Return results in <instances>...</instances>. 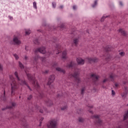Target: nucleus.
Instances as JSON below:
<instances>
[{"instance_id":"f257e3e1","label":"nucleus","mask_w":128,"mask_h":128,"mask_svg":"<svg viewBox=\"0 0 128 128\" xmlns=\"http://www.w3.org/2000/svg\"><path fill=\"white\" fill-rule=\"evenodd\" d=\"M25 72L26 73V74L28 77V79L29 81L31 82L34 86V88L37 90V92L38 93V96L41 98L44 97V93L42 92H40V86L37 82V81L35 80V78L34 77V74L32 75L31 74H28L27 72V69H26L24 70Z\"/></svg>"},{"instance_id":"f03ea898","label":"nucleus","mask_w":128,"mask_h":128,"mask_svg":"<svg viewBox=\"0 0 128 128\" xmlns=\"http://www.w3.org/2000/svg\"><path fill=\"white\" fill-rule=\"evenodd\" d=\"M10 79L12 82L10 83L11 86V95L13 96L14 94L15 90L18 88V84H17L16 82L15 78H14L12 75L10 76Z\"/></svg>"},{"instance_id":"7ed1b4c3","label":"nucleus","mask_w":128,"mask_h":128,"mask_svg":"<svg viewBox=\"0 0 128 128\" xmlns=\"http://www.w3.org/2000/svg\"><path fill=\"white\" fill-rule=\"evenodd\" d=\"M78 72H75L74 74H71L68 75V78H74L76 82V86H78L79 83L81 82L80 78H78Z\"/></svg>"},{"instance_id":"20e7f679","label":"nucleus","mask_w":128,"mask_h":128,"mask_svg":"<svg viewBox=\"0 0 128 128\" xmlns=\"http://www.w3.org/2000/svg\"><path fill=\"white\" fill-rule=\"evenodd\" d=\"M14 76H16V79H17L18 84H20V85H22V84H25V85H26L30 90H32L31 88L30 87V86H28L27 84H26V81L23 80H22L19 78L18 74V73L17 72H14Z\"/></svg>"},{"instance_id":"39448f33","label":"nucleus","mask_w":128,"mask_h":128,"mask_svg":"<svg viewBox=\"0 0 128 128\" xmlns=\"http://www.w3.org/2000/svg\"><path fill=\"white\" fill-rule=\"evenodd\" d=\"M57 120L52 119L50 121L49 124L47 125L48 128H56Z\"/></svg>"},{"instance_id":"423d86ee","label":"nucleus","mask_w":128,"mask_h":128,"mask_svg":"<svg viewBox=\"0 0 128 128\" xmlns=\"http://www.w3.org/2000/svg\"><path fill=\"white\" fill-rule=\"evenodd\" d=\"M91 118L96 120L95 124H98L99 126H102V122L100 119V116L94 115Z\"/></svg>"},{"instance_id":"0eeeda50","label":"nucleus","mask_w":128,"mask_h":128,"mask_svg":"<svg viewBox=\"0 0 128 128\" xmlns=\"http://www.w3.org/2000/svg\"><path fill=\"white\" fill-rule=\"evenodd\" d=\"M38 58H40L42 62H44L46 60L45 58H40L38 56H36L33 58L32 62L34 64H37V61Z\"/></svg>"},{"instance_id":"6e6552de","label":"nucleus","mask_w":128,"mask_h":128,"mask_svg":"<svg viewBox=\"0 0 128 128\" xmlns=\"http://www.w3.org/2000/svg\"><path fill=\"white\" fill-rule=\"evenodd\" d=\"M38 52H40V53L42 54H44L46 52V48L45 47H41L39 48H37L34 50V52L36 53Z\"/></svg>"},{"instance_id":"1a4fd4ad","label":"nucleus","mask_w":128,"mask_h":128,"mask_svg":"<svg viewBox=\"0 0 128 128\" xmlns=\"http://www.w3.org/2000/svg\"><path fill=\"white\" fill-rule=\"evenodd\" d=\"M56 78V76L54 75H52L50 76L48 78V84L50 86V87L51 88V84L53 82Z\"/></svg>"},{"instance_id":"9d476101","label":"nucleus","mask_w":128,"mask_h":128,"mask_svg":"<svg viewBox=\"0 0 128 128\" xmlns=\"http://www.w3.org/2000/svg\"><path fill=\"white\" fill-rule=\"evenodd\" d=\"M13 42H14V44L17 45H19L21 44V41L17 37L14 38Z\"/></svg>"},{"instance_id":"9b49d317","label":"nucleus","mask_w":128,"mask_h":128,"mask_svg":"<svg viewBox=\"0 0 128 128\" xmlns=\"http://www.w3.org/2000/svg\"><path fill=\"white\" fill-rule=\"evenodd\" d=\"M90 78L92 79L94 82H96V81L98 80L99 78V76H96V74H92L91 75Z\"/></svg>"},{"instance_id":"f8f14e48","label":"nucleus","mask_w":128,"mask_h":128,"mask_svg":"<svg viewBox=\"0 0 128 128\" xmlns=\"http://www.w3.org/2000/svg\"><path fill=\"white\" fill-rule=\"evenodd\" d=\"M76 62L78 64H84V60L80 58H77Z\"/></svg>"},{"instance_id":"ddd939ff","label":"nucleus","mask_w":128,"mask_h":128,"mask_svg":"<svg viewBox=\"0 0 128 128\" xmlns=\"http://www.w3.org/2000/svg\"><path fill=\"white\" fill-rule=\"evenodd\" d=\"M76 65V64H74V62H72L66 66V67L68 68H72L74 67Z\"/></svg>"},{"instance_id":"4468645a","label":"nucleus","mask_w":128,"mask_h":128,"mask_svg":"<svg viewBox=\"0 0 128 128\" xmlns=\"http://www.w3.org/2000/svg\"><path fill=\"white\" fill-rule=\"evenodd\" d=\"M88 61L89 62H97L98 61V59L96 58H87Z\"/></svg>"},{"instance_id":"2eb2a0df","label":"nucleus","mask_w":128,"mask_h":128,"mask_svg":"<svg viewBox=\"0 0 128 128\" xmlns=\"http://www.w3.org/2000/svg\"><path fill=\"white\" fill-rule=\"evenodd\" d=\"M56 49L58 50V52H56V54H60V50H61V46L60 44H57L56 45Z\"/></svg>"},{"instance_id":"dca6fc26","label":"nucleus","mask_w":128,"mask_h":128,"mask_svg":"<svg viewBox=\"0 0 128 128\" xmlns=\"http://www.w3.org/2000/svg\"><path fill=\"white\" fill-rule=\"evenodd\" d=\"M67 52L66 50H64L62 53V58L63 59H66L67 58Z\"/></svg>"},{"instance_id":"f3484780","label":"nucleus","mask_w":128,"mask_h":128,"mask_svg":"<svg viewBox=\"0 0 128 128\" xmlns=\"http://www.w3.org/2000/svg\"><path fill=\"white\" fill-rule=\"evenodd\" d=\"M118 32H120V33L122 34V36H126L127 35V33L126 32H125L124 30H122V29H120V30H118Z\"/></svg>"},{"instance_id":"a211bd4d","label":"nucleus","mask_w":128,"mask_h":128,"mask_svg":"<svg viewBox=\"0 0 128 128\" xmlns=\"http://www.w3.org/2000/svg\"><path fill=\"white\" fill-rule=\"evenodd\" d=\"M24 32H25L26 35H29L30 34H31L32 31L30 29H25Z\"/></svg>"},{"instance_id":"6ab92c4d","label":"nucleus","mask_w":128,"mask_h":128,"mask_svg":"<svg viewBox=\"0 0 128 128\" xmlns=\"http://www.w3.org/2000/svg\"><path fill=\"white\" fill-rule=\"evenodd\" d=\"M47 106H51L53 104V103L51 100H48L47 102H46Z\"/></svg>"},{"instance_id":"aec40b11","label":"nucleus","mask_w":128,"mask_h":128,"mask_svg":"<svg viewBox=\"0 0 128 128\" xmlns=\"http://www.w3.org/2000/svg\"><path fill=\"white\" fill-rule=\"evenodd\" d=\"M56 70L57 71L60 72H62L64 74L66 72L64 70H62V68H56Z\"/></svg>"},{"instance_id":"412c9836","label":"nucleus","mask_w":128,"mask_h":128,"mask_svg":"<svg viewBox=\"0 0 128 128\" xmlns=\"http://www.w3.org/2000/svg\"><path fill=\"white\" fill-rule=\"evenodd\" d=\"M18 65H19V66L20 68V69L23 70L24 68V66L21 62H18Z\"/></svg>"},{"instance_id":"4be33fe9","label":"nucleus","mask_w":128,"mask_h":128,"mask_svg":"<svg viewBox=\"0 0 128 128\" xmlns=\"http://www.w3.org/2000/svg\"><path fill=\"white\" fill-rule=\"evenodd\" d=\"M98 5V0H95L94 2V3L92 4V7L94 8H96Z\"/></svg>"},{"instance_id":"5701e85b","label":"nucleus","mask_w":128,"mask_h":128,"mask_svg":"<svg viewBox=\"0 0 128 128\" xmlns=\"http://www.w3.org/2000/svg\"><path fill=\"white\" fill-rule=\"evenodd\" d=\"M6 99V96H5V90H4V94L3 95L1 96V100H5Z\"/></svg>"},{"instance_id":"b1692460","label":"nucleus","mask_w":128,"mask_h":128,"mask_svg":"<svg viewBox=\"0 0 128 128\" xmlns=\"http://www.w3.org/2000/svg\"><path fill=\"white\" fill-rule=\"evenodd\" d=\"M128 118V110L126 113L124 114V120H126Z\"/></svg>"},{"instance_id":"393cba45","label":"nucleus","mask_w":128,"mask_h":128,"mask_svg":"<svg viewBox=\"0 0 128 128\" xmlns=\"http://www.w3.org/2000/svg\"><path fill=\"white\" fill-rule=\"evenodd\" d=\"M108 16H106V15L104 16L101 18L100 21H101L102 22H103L104 21V19H105L106 18H108Z\"/></svg>"},{"instance_id":"a878e982","label":"nucleus","mask_w":128,"mask_h":128,"mask_svg":"<svg viewBox=\"0 0 128 128\" xmlns=\"http://www.w3.org/2000/svg\"><path fill=\"white\" fill-rule=\"evenodd\" d=\"M33 8H34V9H37V8H38L36 2H33Z\"/></svg>"},{"instance_id":"bb28decb","label":"nucleus","mask_w":128,"mask_h":128,"mask_svg":"<svg viewBox=\"0 0 128 128\" xmlns=\"http://www.w3.org/2000/svg\"><path fill=\"white\" fill-rule=\"evenodd\" d=\"M44 120V118H41L40 119V120H39V121H40L39 126H41L42 124V120Z\"/></svg>"},{"instance_id":"cd10ccee","label":"nucleus","mask_w":128,"mask_h":128,"mask_svg":"<svg viewBox=\"0 0 128 128\" xmlns=\"http://www.w3.org/2000/svg\"><path fill=\"white\" fill-rule=\"evenodd\" d=\"M78 38H76L74 40V43L75 44V45H76L78 43Z\"/></svg>"},{"instance_id":"c85d7f7f","label":"nucleus","mask_w":128,"mask_h":128,"mask_svg":"<svg viewBox=\"0 0 128 128\" xmlns=\"http://www.w3.org/2000/svg\"><path fill=\"white\" fill-rule=\"evenodd\" d=\"M12 106H8V107H7V108H12V106H14L16 105V104L14 102H12Z\"/></svg>"},{"instance_id":"c756f323","label":"nucleus","mask_w":128,"mask_h":128,"mask_svg":"<svg viewBox=\"0 0 128 128\" xmlns=\"http://www.w3.org/2000/svg\"><path fill=\"white\" fill-rule=\"evenodd\" d=\"M34 42L36 44H39V41L38 39H36L35 40H34Z\"/></svg>"},{"instance_id":"7c9ffc66","label":"nucleus","mask_w":128,"mask_h":128,"mask_svg":"<svg viewBox=\"0 0 128 128\" xmlns=\"http://www.w3.org/2000/svg\"><path fill=\"white\" fill-rule=\"evenodd\" d=\"M78 122H84V119L82 118H78Z\"/></svg>"},{"instance_id":"2f4dec72","label":"nucleus","mask_w":128,"mask_h":128,"mask_svg":"<svg viewBox=\"0 0 128 128\" xmlns=\"http://www.w3.org/2000/svg\"><path fill=\"white\" fill-rule=\"evenodd\" d=\"M13 56L15 58L16 60H18L19 58L18 56L16 54H14Z\"/></svg>"},{"instance_id":"473e14b6","label":"nucleus","mask_w":128,"mask_h":128,"mask_svg":"<svg viewBox=\"0 0 128 128\" xmlns=\"http://www.w3.org/2000/svg\"><path fill=\"white\" fill-rule=\"evenodd\" d=\"M86 88H82L81 90V94H83L84 92V90H85Z\"/></svg>"},{"instance_id":"72a5a7b5","label":"nucleus","mask_w":128,"mask_h":128,"mask_svg":"<svg viewBox=\"0 0 128 128\" xmlns=\"http://www.w3.org/2000/svg\"><path fill=\"white\" fill-rule=\"evenodd\" d=\"M52 6L53 8H56V2H52Z\"/></svg>"},{"instance_id":"f704fd0d","label":"nucleus","mask_w":128,"mask_h":128,"mask_svg":"<svg viewBox=\"0 0 128 128\" xmlns=\"http://www.w3.org/2000/svg\"><path fill=\"white\" fill-rule=\"evenodd\" d=\"M67 108V106H64V107L61 108L62 110H64Z\"/></svg>"},{"instance_id":"c9c22d12","label":"nucleus","mask_w":128,"mask_h":128,"mask_svg":"<svg viewBox=\"0 0 128 128\" xmlns=\"http://www.w3.org/2000/svg\"><path fill=\"white\" fill-rule=\"evenodd\" d=\"M32 98V96L30 95L28 97V100H30Z\"/></svg>"},{"instance_id":"e433bc0d","label":"nucleus","mask_w":128,"mask_h":128,"mask_svg":"<svg viewBox=\"0 0 128 128\" xmlns=\"http://www.w3.org/2000/svg\"><path fill=\"white\" fill-rule=\"evenodd\" d=\"M121 56H124L125 53L124 52H121L119 54Z\"/></svg>"},{"instance_id":"4c0bfd02","label":"nucleus","mask_w":128,"mask_h":128,"mask_svg":"<svg viewBox=\"0 0 128 128\" xmlns=\"http://www.w3.org/2000/svg\"><path fill=\"white\" fill-rule=\"evenodd\" d=\"M119 4L121 6H124V4L122 1L119 2Z\"/></svg>"},{"instance_id":"58836bf2","label":"nucleus","mask_w":128,"mask_h":128,"mask_svg":"<svg viewBox=\"0 0 128 128\" xmlns=\"http://www.w3.org/2000/svg\"><path fill=\"white\" fill-rule=\"evenodd\" d=\"M72 8L74 10H76L77 9V6H74L72 7Z\"/></svg>"},{"instance_id":"ea45409f","label":"nucleus","mask_w":128,"mask_h":128,"mask_svg":"<svg viewBox=\"0 0 128 128\" xmlns=\"http://www.w3.org/2000/svg\"><path fill=\"white\" fill-rule=\"evenodd\" d=\"M126 94H127V93L124 92V93L122 94V97H124V96H126Z\"/></svg>"},{"instance_id":"a19ab883","label":"nucleus","mask_w":128,"mask_h":128,"mask_svg":"<svg viewBox=\"0 0 128 128\" xmlns=\"http://www.w3.org/2000/svg\"><path fill=\"white\" fill-rule=\"evenodd\" d=\"M112 94L113 96L115 95L116 94V92H115L114 90H112Z\"/></svg>"},{"instance_id":"79ce46f5","label":"nucleus","mask_w":128,"mask_h":128,"mask_svg":"<svg viewBox=\"0 0 128 128\" xmlns=\"http://www.w3.org/2000/svg\"><path fill=\"white\" fill-rule=\"evenodd\" d=\"M25 50H26V51H28V47L27 46H25Z\"/></svg>"},{"instance_id":"37998d69","label":"nucleus","mask_w":128,"mask_h":128,"mask_svg":"<svg viewBox=\"0 0 128 128\" xmlns=\"http://www.w3.org/2000/svg\"><path fill=\"white\" fill-rule=\"evenodd\" d=\"M34 108H36V110H38V106L37 105H36V106L34 105Z\"/></svg>"},{"instance_id":"c03bdc74","label":"nucleus","mask_w":128,"mask_h":128,"mask_svg":"<svg viewBox=\"0 0 128 128\" xmlns=\"http://www.w3.org/2000/svg\"><path fill=\"white\" fill-rule=\"evenodd\" d=\"M110 78H111L112 80H114V76L112 75L110 76Z\"/></svg>"},{"instance_id":"a18cd8bd","label":"nucleus","mask_w":128,"mask_h":128,"mask_svg":"<svg viewBox=\"0 0 128 128\" xmlns=\"http://www.w3.org/2000/svg\"><path fill=\"white\" fill-rule=\"evenodd\" d=\"M8 18H10V20H13V18L12 16H8Z\"/></svg>"},{"instance_id":"49530a36","label":"nucleus","mask_w":128,"mask_h":128,"mask_svg":"<svg viewBox=\"0 0 128 128\" xmlns=\"http://www.w3.org/2000/svg\"><path fill=\"white\" fill-rule=\"evenodd\" d=\"M3 69L2 66L0 64V70H2Z\"/></svg>"},{"instance_id":"de8ad7c7","label":"nucleus","mask_w":128,"mask_h":128,"mask_svg":"<svg viewBox=\"0 0 128 128\" xmlns=\"http://www.w3.org/2000/svg\"><path fill=\"white\" fill-rule=\"evenodd\" d=\"M118 86H119V84H118V83L115 84V86H116V87H118Z\"/></svg>"},{"instance_id":"09e8293b","label":"nucleus","mask_w":128,"mask_h":128,"mask_svg":"<svg viewBox=\"0 0 128 128\" xmlns=\"http://www.w3.org/2000/svg\"><path fill=\"white\" fill-rule=\"evenodd\" d=\"M56 65H57V63L56 62H54V63L53 66L54 67Z\"/></svg>"},{"instance_id":"8fccbe9b","label":"nucleus","mask_w":128,"mask_h":128,"mask_svg":"<svg viewBox=\"0 0 128 128\" xmlns=\"http://www.w3.org/2000/svg\"><path fill=\"white\" fill-rule=\"evenodd\" d=\"M24 58L25 60H27L28 58V57H27V56H24Z\"/></svg>"},{"instance_id":"3c124183","label":"nucleus","mask_w":128,"mask_h":128,"mask_svg":"<svg viewBox=\"0 0 128 128\" xmlns=\"http://www.w3.org/2000/svg\"><path fill=\"white\" fill-rule=\"evenodd\" d=\"M40 112L41 114H43L44 110H40Z\"/></svg>"},{"instance_id":"603ef678","label":"nucleus","mask_w":128,"mask_h":128,"mask_svg":"<svg viewBox=\"0 0 128 128\" xmlns=\"http://www.w3.org/2000/svg\"><path fill=\"white\" fill-rule=\"evenodd\" d=\"M62 96V94H58V95H57V96H58V97L61 96Z\"/></svg>"},{"instance_id":"864d4df0","label":"nucleus","mask_w":128,"mask_h":128,"mask_svg":"<svg viewBox=\"0 0 128 128\" xmlns=\"http://www.w3.org/2000/svg\"><path fill=\"white\" fill-rule=\"evenodd\" d=\"M48 70H46V71L44 72V74H48Z\"/></svg>"},{"instance_id":"5fc2aeb1","label":"nucleus","mask_w":128,"mask_h":128,"mask_svg":"<svg viewBox=\"0 0 128 128\" xmlns=\"http://www.w3.org/2000/svg\"><path fill=\"white\" fill-rule=\"evenodd\" d=\"M107 80H108L107 79H104V80H103V82H106Z\"/></svg>"},{"instance_id":"6e6d98bb","label":"nucleus","mask_w":128,"mask_h":128,"mask_svg":"<svg viewBox=\"0 0 128 128\" xmlns=\"http://www.w3.org/2000/svg\"><path fill=\"white\" fill-rule=\"evenodd\" d=\"M64 8V6L62 5L60 6V8Z\"/></svg>"},{"instance_id":"4d7b16f0","label":"nucleus","mask_w":128,"mask_h":128,"mask_svg":"<svg viewBox=\"0 0 128 128\" xmlns=\"http://www.w3.org/2000/svg\"><path fill=\"white\" fill-rule=\"evenodd\" d=\"M79 112H81V110H78V112H77L78 114H80V113Z\"/></svg>"},{"instance_id":"13d9d810","label":"nucleus","mask_w":128,"mask_h":128,"mask_svg":"<svg viewBox=\"0 0 128 128\" xmlns=\"http://www.w3.org/2000/svg\"><path fill=\"white\" fill-rule=\"evenodd\" d=\"M1 84V86H2V88H4L3 86H4V84H3V83H2V84Z\"/></svg>"},{"instance_id":"bf43d9fd","label":"nucleus","mask_w":128,"mask_h":128,"mask_svg":"<svg viewBox=\"0 0 128 128\" xmlns=\"http://www.w3.org/2000/svg\"><path fill=\"white\" fill-rule=\"evenodd\" d=\"M37 31H38V32H42V30H38Z\"/></svg>"},{"instance_id":"052dcab7","label":"nucleus","mask_w":128,"mask_h":128,"mask_svg":"<svg viewBox=\"0 0 128 128\" xmlns=\"http://www.w3.org/2000/svg\"><path fill=\"white\" fill-rule=\"evenodd\" d=\"M6 108H2V110H6Z\"/></svg>"},{"instance_id":"680f3d73","label":"nucleus","mask_w":128,"mask_h":128,"mask_svg":"<svg viewBox=\"0 0 128 128\" xmlns=\"http://www.w3.org/2000/svg\"><path fill=\"white\" fill-rule=\"evenodd\" d=\"M111 50L110 49H107L106 51H110Z\"/></svg>"},{"instance_id":"e2e57ef3","label":"nucleus","mask_w":128,"mask_h":128,"mask_svg":"<svg viewBox=\"0 0 128 128\" xmlns=\"http://www.w3.org/2000/svg\"><path fill=\"white\" fill-rule=\"evenodd\" d=\"M68 86L70 85V82H68Z\"/></svg>"},{"instance_id":"0e129e2a","label":"nucleus","mask_w":128,"mask_h":128,"mask_svg":"<svg viewBox=\"0 0 128 128\" xmlns=\"http://www.w3.org/2000/svg\"><path fill=\"white\" fill-rule=\"evenodd\" d=\"M90 112L91 114H92V111H89Z\"/></svg>"},{"instance_id":"69168bd1","label":"nucleus","mask_w":128,"mask_h":128,"mask_svg":"<svg viewBox=\"0 0 128 128\" xmlns=\"http://www.w3.org/2000/svg\"><path fill=\"white\" fill-rule=\"evenodd\" d=\"M88 107H90V108H92L93 107V106H88Z\"/></svg>"},{"instance_id":"338daca9","label":"nucleus","mask_w":128,"mask_h":128,"mask_svg":"<svg viewBox=\"0 0 128 128\" xmlns=\"http://www.w3.org/2000/svg\"><path fill=\"white\" fill-rule=\"evenodd\" d=\"M52 42H55V41H54V40H53Z\"/></svg>"},{"instance_id":"774afa93","label":"nucleus","mask_w":128,"mask_h":128,"mask_svg":"<svg viewBox=\"0 0 128 128\" xmlns=\"http://www.w3.org/2000/svg\"><path fill=\"white\" fill-rule=\"evenodd\" d=\"M127 106H128V104H127Z\"/></svg>"}]
</instances>
